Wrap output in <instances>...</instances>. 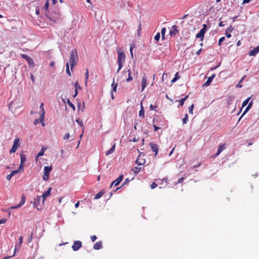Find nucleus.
<instances>
[{
  "instance_id": "obj_13",
  "label": "nucleus",
  "mask_w": 259,
  "mask_h": 259,
  "mask_svg": "<svg viewBox=\"0 0 259 259\" xmlns=\"http://www.w3.org/2000/svg\"><path fill=\"white\" fill-rule=\"evenodd\" d=\"M215 77V74H213L211 76H209L206 81L203 84V87H207L210 85L212 79Z\"/></svg>"
},
{
  "instance_id": "obj_30",
  "label": "nucleus",
  "mask_w": 259,
  "mask_h": 259,
  "mask_svg": "<svg viewBox=\"0 0 259 259\" xmlns=\"http://www.w3.org/2000/svg\"><path fill=\"white\" fill-rule=\"evenodd\" d=\"M18 148V147H17V146L13 145V146H12V148L10 150V153H15L16 151V150H17Z\"/></svg>"
},
{
  "instance_id": "obj_18",
  "label": "nucleus",
  "mask_w": 259,
  "mask_h": 259,
  "mask_svg": "<svg viewBox=\"0 0 259 259\" xmlns=\"http://www.w3.org/2000/svg\"><path fill=\"white\" fill-rule=\"evenodd\" d=\"M252 105V102H250L248 106L246 107V108H245V110L244 111L243 114H242V115L241 116V117H240L239 118V120L242 118V117L245 114H246L248 111L251 108V106Z\"/></svg>"
},
{
  "instance_id": "obj_10",
  "label": "nucleus",
  "mask_w": 259,
  "mask_h": 259,
  "mask_svg": "<svg viewBox=\"0 0 259 259\" xmlns=\"http://www.w3.org/2000/svg\"><path fill=\"white\" fill-rule=\"evenodd\" d=\"M21 56L27 60L29 65H34V62L31 58L29 57L26 54H21Z\"/></svg>"
},
{
  "instance_id": "obj_61",
  "label": "nucleus",
  "mask_w": 259,
  "mask_h": 259,
  "mask_svg": "<svg viewBox=\"0 0 259 259\" xmlns=\"http://www.w3.org/2000/svg\"><path fill=\"white\" fill-rule=\"evenodd\" d=\"M19 170H18V169H16V170H13L12 171V172L14 174V175H15V174H17L19 172Z\"/></svg>"
},
{
  "instance_id": "obj_52",
  "label": "nucleus",
  "mask_w": 259,
  "mask_h": 259,
  "mask_svg": "<svg viewBox=\"0 0 259 259\" xmlns=\"http://www.w3.org/2000/svg\"><path fill=\"white\" fill-rule=\"evenodd\" d=\"M233 30V28L232 26H230V27H229V28L226 30V31H227V32H228L231 33V32L232 31V30Z\"/></svg>"
},
{
  "instance_id": "obj_39",
  "label": "nucleus",
  "mask_w": 259,
  "mask_h": 259,
  "mask_svg": "<svg viewBox=\"0 0 259 259\" xmlns=\"http://www.w3.org/2000/svg\"><path fill=\"white\" fill-rule=\"evenodd\" d=\"M66 72L69 75L71 76V73L69 70V63L67 62L66 64Z\"/></svg>"
},
{
  "instance_id": "obj_16",
  "label": "nucleus",
  "mask_w": 259,
  "mask_h": 259,
  "mask_svg": "<svg viewBox=\"0 0 259 259\" xmlns=\"http://www.w3.org/2000/svg\"><path fill=\"white\" fill-rule=\"evenodd\" d=\"M226 148L225 144H223L222 145H219L217 152L216 153L215 156H218L221 152L222 151L224 150Z\"/></svg>"
},
{
  "instance_id": "obj_57",
  "label": "nucleus",
  "mask_w": 259,
  "mask_h": 259,
  "mask_svg": "<svg viewBox=\"0 0 259 259\" xmlns=\"http://www.w3.org/2000/svg\"><path fill=\"white\" fill-rule=\"evenodd\" d=\"M225 34H226V36H227V37H228V38H230L231 37V34H230V32L226 31Z\"/></svg>"
},
{
  "instance_id": "obj_28",
  "label": "nucleus",
  "mask_w": 259,
  "mask_h": 259,
  "mask_svg": "<svg viewBox=\"0 0 259 259\" xmlns=\"http://www.w3.org/2000/svg\"><path fill=\"white\" fill-rule=\"evenodd\" d=\"M104 194V192L102 191L98 193L95 196V199H98L100 198H101Z\"/></svg>"
},
{
  "instance_id": "obj_1",
  "label": "nucleus",
  "mask_w": 259,
  "mask_h": 259,
  "mask_svg": "<svg viewBox=\"0 0 259 259\" xmlns=\"http://www.w3.org/2000/svg\"><path fill=\"white\" fill-rule=\"evenodd\" d=\"M78 60V53L76 49L72 50L69 56V63L71 66V69L72 70L73 67L76 65V62Z\"/></svg>"
},
{
  "instance_id": "obj_12",
  "label": "nucleus",
  "mask_w": 259,
  "mask_h": 259,
  "mask_svg": "<svg viewBox=\"0 0 259 259\" xmlns=\"http://www.w3.org/2000/svg\"><path fill=\"white\" fill-rule=\"evenodd\" d=\"M178 26L176 25H173L172 26V30L169 31V34L170 36L175 35L176 34L179 33L178 30Z\"/></svg>"
},
{
  "instance_id": "obj_20",
  "label": "nucleus",
  "mask_w": 259,
  "mask_h": 259,
  "mask_svg": "<svg viewBox=\"0 0 259 259\" xmlns=\"http://www.w3.org/2000/svg\"><path fill=\"white\" fill-rule=\"evenodd\" d=\"M128 77L126 79L127 82H130L133 79V77L132 74V71L130 69H127Z\"/></svg>"
},
{
  "instance_id": "obj_25",
  "label": "nucleus",
  "mask_w": 259,
  "mask_h": 259,
  "mask_svg": "<svg viewBox=\"0 0 259 259\" xmlns=\"http://www.w3.org/2000/svg\"><path fill=\"white\" fill-rule=\"evenodd\" d=\"M141 169V167L136 166L132 168V170L136 175L138 174Z\"/></svg>"
},
{
  "instance_id": "obj_24",
  "label": "nucleus",
  "mask_w": 259,
  "mask_h": 259,
  "mask_svg": "<svg viewBox=\"0 0 259 259\" xmlns=\"http://www.w3.org/2000/svg\"><path fill=\"white\" fill-rule=\"evenodd\" d=\"M13 145L17 146L18 148L20 147V139L18 137L15 138V139L13 142Z\"/></svg>"
},
{
  "instance_id": "obj_40",
  "label": "nucleus",
  "mask_w": 259,
  "mask_h": 259,
  "mask_svg": "<svg viewBox=\"0 0 259 259\" xmlns=\"http://www.w3.org/2000/svg\"><path fill=\"white\" fill-rule=\"evenodd\" d=\"M112 91L115 92H116L117 84L116 83L114 84V82H113V83L112 84Z\"/></svg>"
},
{
  "instance_id": "obj_11",
  "label": "nucleus",
  "mask_w": 259,
  "mask_h": 259,
  "mask_svg": "<svg viewBox=\"0 0 259 259\" xmlns=\"http://www.w3.org/2000/svg\"><path fill=\"white\" fill-rule=\"evenodd\" d=\"M259 52V45L253 49L250 50L249 52V55L254 56Z\"/></svg>"
},
{
  "instance_id": "obj_41",
  "label": "nucleus",
  "mask_w": 259,
  "mask_h": 259,
  "mask_svg": "<svg viewBox=\"0 0 259 259\" xmlns=\"http://www.w3.org/2000/svg\"><path fill=\"white\" fill-rule=\"evenodd\" d=\"M74 87H75V90H77L78 89H79V90H81V87L79 85V84L78 83V82L76 81L75 84H74Z\"/></svg>"
},
{
  "instance_id": "obj_22",
  "label": "nucleus",
  "mask_w": 259,
  "mask_h": 259,
  "mask_svg": "<svg viewBox=\"0 0 259 259\" xmlns=\"http://www.w3.org/2000/svg\"><path fill=\"white\" fill-rule=\"evenodd\" d=\"M46 150V148L42 147L40 151L37 153V156L36 157V160H37V158L38 157L43 156L44 154V152Z\"/></svg>"
},
{
  "instance_id": "obj_36",
  "label": "nucleus",
  "mask_w": 259,
  "mask_h": 259,
  "mask_svg": "<svg viewBox=\"0 0 259 259\" xmlns=\"http://www.w3.org/2000/svg\"><path fill=\"white\" fill-rule=\"evenodd\" d=\"M180 78V76L178 75V72H177L175 74V77L171 80V82H174L176 80H177L178 79Z\"/></svg>"
},
{
  "instance_id": "obj_2",
  "label": "nucleus",
  "mask_w": 259,
  "mask_h": 259,
  "mask_svg": "<svg viewBox=\"0 0 259 259\" xmlns=\"http://www.w3.org/2000/svg\"><path fill=\"white\" fill-rule=\"evenodd\" d=\"M125 59V56L124 53L123 52H118L117 64L118 68L117 70L116 73H118L123 67Z\"/></svg>"
},
{
  "instance_id": "obj_63",
  "label": "nucleus",
  "mask_w": 259,
  "mask_h": 259,
  "mask_svg": "<svg viewBox=\"0 0 259 259\" xmlns=\"http://www.w3.org/2000/svg\"><path fill=\"white\" fill-rule=\"evenodd\" d=\"M55 64V62L54 61H52L50 63V66L51 67H53Z\"/></svg>"
},
{
  "instance_id": "obj_50",
  "label": "nucleus",
  "mask_w": 259,
  "mask_h": 259,
  "mask_svg": "<svg viewBox=\"0 0 259 259\" xmlns=\"http://www.w3.org/2000/svg\"><path fill=\"white\" fill-rule=\"evenodd\" d=\"M23 237L22 236H21L20 237H19V245H21L22 243H23Z\"/></svg>"
},
{
  "instance_id": "obj_53",
  "label": "nucleus",
  "mask_w": 259,
  "mask_h": 259,
  "mask_svg": "<svg viewBox=\"0 0 259 259\" xmlns=\"http://www.w3.org/2000/svg\"><path fill=\"white\" fill-rule=\"evenodd\" d=\"M7 222V219H3L0 220V225L2 224H5Z\"/></svg>"
},
{
  "instance_id": "obj_44",
  "label": "nucleus",
  "mask_w": 259,
  "mask_h": 259,
  "mask_svg": "<svg viewBox=\"0 0 259 259\" xmlns=\"http://www.w3.org/2000/svg\"><path fill=\"white\" fill-rule=\"evenodd\" d=\"M134 45H131L130 46V53L132 58L133 57V49L134 48Z\"/></svg>"
},
{
  "instance_id": "obj_35",
  "label": "nucleus",
  "mask_w": 259,
  "mask_h": 259,
  "mask_svg": "<svg viewBox=\"0 0 259 259\" xmlns=\"http://www.w3.org/2000/svg\"><path fill=\"white\" fill-rule=\"evenodd\" d=\"M246 76H244L239 81V82H238V83L236 85V87L237 88H241L242 87V85H241V82L242 81V80L245 78Z\"/></svg>"
},
{
  "instance_id": "obj_15",
  "label": "nucleus",
  "mask_w": 259,
  "mask_h": 259,
  "mask_svg": "<svg viewBox=\"0 0 259 259\" xmlns=\"http://www.w3.org/2000/svg\"><path fill=\"white\" fill-rule=\"evenodd\" d=\"M40 108L41 109V114H40V121H42L44 119V115H45V110H44V103H41L40 105Z\"/></svg>"
},
{
  "instance_id": "obj_58",
  "label": "nucleus",
  "mask_w": 259,
  "mask_h": 259,
  "mask_svg": "<svg viewBox=\"0 0 259 259\" xmlns=\"http://www.w3.org/2000/svg\"><path fill=\"white\" fill-rule=\"evenodd\" d=\"M39 13V8L38 7L35 8V14L38 15Z\"/></svg>"
},
{
  "instance_id": "obj_46",
  "label": "nucleus",
  "mask_w": 259,
  "mask_h": 259,
  "mask_svg": "<svg viewBox=\"0 0 259 259\" xmlns=\"http://www.w3.org/2000/svg\"><path fill=\"white\" fill-rule=\"evenodd\" d=\"M225 39V38L224 36L223 37H222L220 38L219 40V46H221V43Z\"/></svg>"
},
{
  "instance_id": "obj_21",
  "label": "nucleus",
  "mask_w": 259,
  "mask_h": 259,
  "mask_svg": "<svg viewBox=\"0 0 259 259\" xmlns=\"http://www.w3.org/2000/svg\"><path fill=\"white\" fill-rule=\"evenodd\" d=\"M145 162V159H140L139 157H138V158L136 159L135 163L138 164V165H142L144 164Z\"/></svg>"
},
{
  "instance_id": "obj_60",
  "label": "nucleus",
  "mask_w": 259,
  "mask_h": 259,
  "mask_svg": "<svg viewBox=\"0 0 259 259\" xmlns=\"http://www.w3.org/2000/svg\"><path fill=\"white\" fill-rule=\"evenodd\" d=\"M156 107H157V106H153L152 104H151V105H150V109H151V110H154Z\"/></svg>"
},
{
  "instance_id": "obj_23",
  "label": "nucleus",
  "mask_w": 259,
  "mask_h": 259,
  "mask_svg": "<svg viewBox=\"0 0 259 259\" xmlns=\"http://www.w3.org/2000/svg\"><path fill=\"white\" fill-rule=\"evenodd\" d=\"M115 148V144H114L112 147L106 152V155H109L114 152Z\"/></svg>"
},
{
  "instance_id": "obj_29",
  "label": "nucleus",
  "mask_w": 259,
  "mask_h": 259,
  "mask_svg": "<svg viewBox=\"0 0 259 259\" xmlns=\"http://www.w3.org/2000/svg\"><path fill=\"white\" fill-rule=\"evenodd\" d=\"M26 160V157L25 156L24 154H20V161H21V163H24Z\"/></svg>"
},
{
  "instance_id": "obj_47",
  "label": "nucleus",
  "mask_w": 259,
  "mask_h": 259,
  "mask_svg": "<svg viewBox=\"0 0 259 259\" xmlns=\"http://www.w3.org/2000/svg\"><path fill=\"white\" fill-rule=\"evenodd\" d=\"M157 186V185L155 182H153L150 185V187H151V189H153L155 188Z\"/></svg>"
},
{
  "instance_id": "obj_37",
  "label": "nucleus",
  "mask_w": 259,
  "mask_h": 259,
  "mask_svg": "<svg viewBox=\"0 0 259 259\" xmlns=\"http://www.w3.org/2000/svg\"><path fill=\"white\" fill-rule=\"evenodd\" d=\"M188 120V115L187 114H186L185 115V117L183 119V123L184 124H186Z\"/></svg>"
},
{
  "instance_id": "obj_43",
  "label": "nucleus",
  "mask_w": 259,
  "mask_h": 259,
  "mask_svg": "<svg viewBox=\"0 0 259 259\" xmlns=\"http://www.w3.org/2000/svg\"><path fill=\"white\" fill-rule=\"evenodd\" d=\"M76 122L81 126L83 127V124L82 121H80L79 119H76Z\"/></svg>"
},
{
  "instance_id": "obj_14",
  "label": "nucleus",
  "mask_w": 259,
  "mask_h": 259,
  "mask_svg": "<svg viewBox=\"0 0 259 259\" xmlns=\"http://www.w3.org/2000/svg\"><path fill=\"white\" fill-rule=\"evenodd\" d=\"M141 84H142L141 92H142L145 89V88L147 85V79H146L145 75H144L142 77Z\"/></svg>"
},
{
  "instance_id": "obj_31",
  "label": "nucleus",
  "mask_w": 259,
  "mask_h": 259,
  "mask_svg": "<svg viewBox=\"0 0 259 259\" xmlns=\"http://www.w3.org/2000/svg\"><path fill=\"white\" fill-rule=\"evenodd\" d=\"M67 104L72 109L73 111L75 110V106L70 102V101L69 99H67Z\"/></svg>"
},
{
  "instance_id": "obj_27",
  "label": "nucleus",
  "mask_w": 259,
  "mask_h": 259,
  "mask_svg": "<svg viewBox=\"0 0 259 259\" xmlns=\"http://www.w3.org/2000/svg\"><path fill=\"white\" fill-rule=\"evenodd\" d=\"M188 98V95H187L184 98H182L180 100H178L180 102V106H182L184 105V102L186 101V100Z\"/></svg>"
},
{
  "instance_id": "obj_26",
  "label": "nucleus",
  "mask_w": 259,
  "mask_h": 259,
  "mask_svg": "<svg viewBox=\"0 0 259 259\" xmlns=\"http://www.w3.org/2000/svg\"><path fill=\"white\" fill-rule=\"evenodd\" d=\"M141 109L139 112V115L140 117L143 118L144 117V110L142 103H141Z\"/></svg>"
},
{
  "instance_id": "obj_7",
  "label": "nucleus",
  "mask_w": 259,
  "mask_h": 259,
  "mask_svg": "<svg viewBox=\"0 0 259 259\" xmlns=\"http://www.w3.org/2000/svg\"><path fill=\"white\" fill-rule=\"evenodd\" d=\"M123 179V176L122 175H120L118 178L115 180L113 181L111 184L110 187L112 186H118L120 183L122 181Z\"/></svg>"
},
{
  "instance_id": "obj_6",
  "label": "nucleus",
  "mask_w": 259,
  "mask_h": 259,
  "mask_svg": "<svg viewBox=\"0 0 259 259\" xmlns=\"http://www.w3.org/2000/svg\"><path fill=\"white\" fill-rule=\"evenodd\" d=\"M82 246V242L80 241H75L72 246V248L73 251H77Z\"/></svg>"
},
{
  "instance_id": "obj_42",
  "label": "nucleus",
  "mask_w": 259,
  "mask_h": 259,
  "mask_svg": "<svg viewBox=\"0 0 259 259\" xmlns=\"http://www.w3.org/2000/svg\"><path fill=\"white\" fill-rule=\"evenodd\" d=\"M194 108V105L192 104L189 107V112L190 114H193V109Z\"/></svg>"
},
{
  "instance_id": "obj_5",
  "label": "nucleus",
  "mask_w": 259,
  "mask_h": 259,
  "mask_svg": "<svg viewBox=\"0 0 259 259\" xmlns=\"http://www.w3.org/2000/svg\"><path fill=\"white\" fill-rule=\"evenodd\" d=\"M52 169V166H45L44 174L43 175V179L45 181H48L49 179L50 172Z\"/></svg>"
},
{
  "instance_id": "obj_4",
  "label": "nucleus",
  "mask_w": 259,
  "mask_h": 259,
  "mask_svg": "<svg viewBox=\"0 0 259 259\" xmlns=\"http://www.w3.org/2000/svg\"><path fill=\"white\" fill-rule=\"evenodd\" d=\"M202 26L203 28L200 30L199 32L196 35V38H200L201 41H202L204 39L207 28V25L205 24H204Z\"/></svg>"
},
{
  "instance_id": "obj_59",
  "label": "nucleus",
  "mask_w": 259,
  "mask_h": 259,
  "mask_svg": "<svg viewBox=\"0 0 259 259\" xmlns=\"http://www.w3.org/2000/svg\"><path fill=\"white\" fill-rule=\"evenodd\" d=\"M13 177L11 176V175L10 174L9 175H7V179L8 180V181H10L11 179H12Z\"/></svg>"
},
{
  "instance_id": "obj_19",
  "label": "nucleus",
  "mask_w": 259,
  "mask_h": 259,
  "mask_svg": "<svg viewBox=\"0 0 259 259\" xmlns=\"http://www.w3.org/2000/svg\"><path fill=\"white\" fill-rule=\"evenodd\" d=\"M102 248V243L101 241L96 242L94 245V249L95 250H99Z\"/></svg>"
},
{
  "instance_id": "obj_3",
  "label": "nucleus",
  "mask_w": 259,
  "mask_h": 259,
  "mask_svg": "<svg viewBox=\"0 0 259 259\" xmlns=\"http://www.w3.org/2000/svg\"><path fill=\"white\" fill-rule=\"evenodd\" d=\"M20 106V102L16 100L10 102L8 107L10 110L14 113Z\"/></svg>"
},
{
  "instance_id": "obj_32",
  "label": "nucleus",
  "mask_w": 259,
  "mask_h": 259,
  "mask_svg": "<svg viewBox=\"0 0 259 259\" xmlns=\"http://www.w3.org/2000/svg\"><path fill=\"white\" fill-rule=\"evenodd\" d=\"M251 97H248L247 99H246L245 100H244L242 104V108L245 107L248 103L249 101L250 100Z\"/></svg>"
},
{
  "instance_id": "obj_33",
  "label": "nucleus",
  "mask_w": 259,
  "mask_h": 259,
  "mask_svg": "<svg viewBox=\"0 0 259 259\" xmlns=\"http://www.w3.org/2000/svg\"><path fill=\"white\" fill-rule=\"evenodd\" d=\"M165 32H166V28L165 27L162 28L161 30V37H162V39H164V35H165Z\"/></svg>"
},
{
  "instance_id": "obj_34",
  "label": "nucleus",
  "mask_w": 259,
  "mask_h": 259,
  "mask_svg": "<svg viewBox=\"0 0 259 259\" xmlns=\"http://www.w3.org/2000/svg\"><path fill=\"white\" fill-rule=\"evenodd\" d=\"M89 76V70H88V69H87L86 73H85V84L86 86L87 85Z\"/></svg>"
},
{
  "instance_id": "obj_56",
  "label": "nucleus",
  "mask_w": 259,
  "mask_h": 259,
  "mask_svg": "<svg viewBox=\"0 0 259 259\" xmlns=\"http://www.w3.org/2000/svg\"><path fill=\"white\" fill-rule=\"evenodd\" d=\"M32 240V233H31V236L28 238L27 241L28 242H31Z\"/></svg>"
},
{
  "instance_id": "obj_17",
  "label": "nucleus",
  "mask_w": 259,
  "mask_h": 259,
  "mask_svg": "<svg viewBox=\"0 0 259 259\" xmlns=\"http://www.w3.org/2000/svg\"><path fill=\"white\" fill-rule=\"evenodd\" d=\"M52 190V188H49V189L46 191L45 193H43V194L42 195V197L43 198V200L44 201L46 198L49 196V195H50L51 194V191Z\"/></svg>"
},
{
  "instance_id": "obj_62",
  "label": "nucleus",
  "mask_w": 259,
  "mask_h": 259,
  "mask_svg": "<svg viewBox=\"0 0 259 259\" xmlns=\"http://www.w3.org/2000/svg\"><path fill=\"white\" fill-rule=\"evenodd\" d=\"M251 1V0H243L242 2V4H245L246 3H248Z\"/></svg>"
},
{
  "instance_id": "obj_54",
  "label": "nucleus",
  "mask_w": 259,
  "mask_h": 259,
  "mask_svg": "<svg viewBox=\"0 0 259 259\" xmlns=\"http://www.w3.org/2000/svg\"><path fill=\"white\" fill-rule=\"evenodd\" d=\"M184 180V177H182L180 179H179L178 182L176 183V184H178V183H181L183 182Z\"/></svg>"
},
{
  "instance_id": "obj_45",
  "label": "nucleus",
  "mask_w": 259,
  "mask_h": 259,
  "mask_svg": "<svg viewBox=\"0 0 259 259\" xmlns=\"http://www.w3.org/2000/svg\"><path fill=\"white\" fill-rule=\"evenodd\" d=\"M70 138V134L69 133H66L64 136L63 137V139L64 140H67Z\"/></svg>"
},
{
  "instance_id": "obj_9",
  "label": "nucleus",
  "mask_w": 259,
  "mask_h": 259,
  "mask_svg": "<svg viewBox=\"0 0 259 259\" xmlns=\"http://www.w3.org/2000/svg\"><path fill=\"white\" fill-rule=\"evenodd\" d=\"M21 201L19 202V203L15 206L12 207H11L12 208H13V209L18 208L21 207L22 205H23L24 204V203L26 201L25 196L24 194H22L21 195Z\"/></svg>"
},
{
  "instance_id": "obj_55",
  "label": "nucleus",
  "mask_w": 259,
  "mask_h": 259,
  "mask_svg": "<svg viewBox=\"0 0 259 259\" xmlns=\"http://www.w3.org/2000/svg\"><path fill=\"white\" fill-rule=\"evenodd\" d=\"M153 126V127H154V131H155H155H157L158 130H159V129L161 128V127H158V126H156V125H154V124Z\"/></svg>"
},
{
  "instance_id": "obj_64",
  "label": "nucleus",
  "mask_w": 259,
  "mask_h": 259,
  "mask_svg": "<svg viewBox=\"0 0 259 259\" xmlns=\"http://www.w3.org/2000/svg\"><path fill=\"white\" fill-rule=\"evenodd\" d=\"M30 77H31V79L32 80V81L33 82H34L35 80H34V76L32 74H30Z\"/></svg>"
},
{
  "instance_id": "obj_48",
  "label": "nucleus",
  "mask_w": 259,
  "mask_h": 259,
  "mask_svg": "<svg viewBox=\"0 0 259 259\" xmlns=\"http://www.w3.org/2000/svg\"><path fill=\"white\" fill-rule=\"evenodd\" d=\"M43 121H44V120L42 121H41V122H43ZM39 122H40V118L39 119H35L34 121V124L35 125H36V124H38L39 123Z\"/></svg>"
},
{
  "instance_id": "obj_51",
  "label": "nucleus",
  "mask_w": 259,
  "mask_h": 259,
  "mask_svg": "<svg viewBox=\"0 0 259 259\" xmlns=\"http://www.w3.org/2000/svg\"><path fill=\"white\" fill-rule=\"evenodd\" d=\"M91 239L93 242H95L97 239V237L96 235H93L91 237Z\"/></svg>"
},
{
  "instance_id": "obj_8",
  "label": "nucleus",
  "mask_w": 259,
  "mask_h": 259,
  "mask_svg": "<svg viewBox=\"0 0 259 259\" xmlns=\"http://www.w3.org/2000/svg\"><path fill=\"white\" fill-rule=\"evenodd\" d=\"M149 145L151 147L152 151L155 152V156H156L158 153L159 149L158 145L153 143H150Z\"/></svg>"
},
{
  "instance_id": "obj_49",
  "label": "nucleus",
  "mask_w": 259,
  "mask_h": 259,
  "mask_svg": "<svg viewBox=\"0 0 259 259\" xmlns=\"http://www.w3.org/2000/svg\"><path fill=\"white\" fill-rule=\"evenodd\" d=\"M24 166V164L23 163L20 162V164L18 169L19 170V171H20L22 169H23Z\"/></svg>"
},
{
  "instance_id": "obj_38",
  "label": "nucleus",
  "mask_w": 259,
  "mask_h": 259,
  "mask_svg": "<svg viewBox=\"0 0 259 259\" xmlns=\"http://www.w3.org/2000/svg\"><path fill=\"white\" fill-rule=\"evenodd\" d=\"M160 37V34L159 32L157 33V34L154 36V39L156 41H158L159 40Z\"/></svg>"
}]
</instances>
